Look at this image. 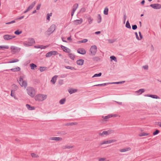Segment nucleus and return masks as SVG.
Wrapping results in <instances>:
<instances>
[{
	"mask_svg": "<svg viewBox=\"0 0 161 161\" xmlns=\"http://www.w3.org/2000/svg\"><path fill=\"white\" fill-rule=\"evenodd\" d=\"M105 160V158H99V161H104Z\"/></svg>",
	"mask_w": 161,
	"mask_h": 161,
	"instance_id": "obj_57",
	"label": "nucleus"
},
{
	"mask_svg": "<svg viewBox=\"0 0 161 161\" xmlns=\"http://www.w3.org/2000/svg\"><path fill=\"white\" fill-rule=\"evenodd\" d=\"M60 47L65 52L69 53L71 51V50L69 49L63 45H61Z\"/></svg>",
	"mask_w": 161,
	"mask_h": 161,
	"instance_id": "obj_12",
	"label": "nucleus"
},
{
	"mask_svg": "<svg viewBox=\"0 0 161 161\" xmlns=\"http://www.w3.org/2000/svg\"><path fill=\"white\" fill-rule=\"evenodd\" d=\"M64 67H65V68H66L67 69H71V70H73V69L76 70V69H75V68L74 67H73L70 66H64Z\"/></svg>",
	"mask_w": 161,
	"mask_h": 161,
	"instance_id": "obj_39",
	"label": "nucleus"
},
{
	"mask_svg": "<svg viewBox=\"0 0 161 161\" xmlns=\"http://www.w3.org/2000/svg\"><path fill=\"white\" fill-rule=\"evenodd\" d=\"M10 48L12 52L15 53L19 52L20 50V48L15 46H12Z\"/></svg>",
	"mask_w": 161,
	"mask_h": 161,
	"instance_id": "obj_10",
	"label": "nucleus"
},
{
	"mask_svg": "<svg viewBox=\"0 0 161 161\" xmlns=\"http://www.w3.org/2000/svg\"><path fill=\"white\" fill-rule=\"evenodd\" d=\"M131 150V148L130 147L123 148L119 150V151L121 152H125L127 151H130Z\"/></svg>",
	"mask_w": 161,
	"mask_h": 161,
	"instance_id": "obj_20",
	"label": "nucleus"
},
{
	"mask_svg": "<svg viewBox=\"0 0 161 161\" xmlns=\"http://www.w3.org/2000/svg\"><path fill=\"white\" fill-rule=\"evenodd\" d=\"M88 41V40L86 39H84L83 40L80 41L79 42L80 43H85Z\"/></svg>",
	"mask_w": 161,
	"mask_h": 161,
	"instance_id": "obj_50",
	"label": "nucleus"
},
{
	"mask_svg": "<svg viewBox=\"0 0 161 161\" xmlns=\"http://www.w3.org/2000/svg\"><path fill=\"white\" fill-rule=\"evenodd\" d=\"M92 60L94 61L98 62L100 61L101 58L98 57H95L93 58Z\"/></svg>",
	"mask_w": 161,
	"mask_h": 161,
	"instance_id": "obj_28",
	"label": "nucleus"
},
{
	"mask_svg": "<svg viewBox=\"0 0 161 161\" xmlns=\"http://www.w3.org/2000/svg\"><path fill=\"white\" fill-rule=\"evenodd\" d=\"M57 77L58 76L55 75L52 78L51 81L53 84H55L57 80Z\"/></svg>",
	"mask_w": 161,
	"mask_h": 161,
	"instance_id": "obj_17",
	"label": "nucleus"
},
{
	"mask_svg": "<svg viewBox=\"0 0 161 161\" xmlns=\"http://www.w3.org/2000/svg\"><path fill=\"white\" fill-rule=\"evenodd\" d=\"M111 118V114H109L108 115L104 116H102V120L103 121H107L108 119Z\"/></svg>",
	"mask_w": 161,
	"mask_h": 161,
	"instance_id": "obj_15",
	"label": "nucleus"
},
{
	"mask_svg": "<svg viewBox=\"0 0 161 161\" xmlns=\"http://www.w3.org/2000/svg\"><path fill=\"white\" fill-rule=\"evenodd\" d=\"M65 101V98H63L61 99L59 101V103L61 104H63L64 103Z\"/></svg>",
	"mask_w": 161,
	"mask_h": 161,
	"instance_id": "obj_46",
	"label": "nucleus"
},
{
	"mask_svg": "<svg viewBox=\"0 0 161 161\" xmlns=\"http://www.w3.org/2000/svg\"><path fill=\"white\" fill-rule=\"evenodd\" d=\"M47 69V68L46 67H40V71L41 72L44 71Z\"/></svg>",
	"mask_w": 161,
	"mask_h": 161,
	"instance_id": "obj_29",
	"label": "nucleus"
},
{
	"mask_svg": "<svg viewBox=\"0 0 161 161\" xmlns=\"http://www.w3.org/2000/svg\"><path fill=\"white\" fill-rule=\"evenodd\" d=\"M22 32V31H19V30H17L14 33L16 35H19V34H21Z\"/></svg>",
	"mask_w": 161,
	"mask_h": 161,
	"instance_id": "obj_40",
	"label": "nucleus"
},
{
	"mask_svg": "<svg viewBox=\"0 0 161 161\" xmlns=\"http://www.w3.org/2000/svg\"><path fill=\"white\" fill-rule=\"evenodd\" d=\"M58 54V53L56 51H52L47 53L46 55V57L47 58L50 57L52 55H55Z\"/></svg>",
	"mask_w": 161,
	"mask_h": 161,
	"instance_id": "obj_7",
	"label": "nucleus"
},
{
	"mask_svg": "<svg viewBox=\"0 0 161 161\" xmlns=\"http://www.w3.org/2000/svg\"><path fill=\"white\" fill-rule=\"evenodd\" d=\"M125 82V81H122L120 82H111V84H122L123 83H124Z\"/></svg>",
	"mask_w": 161,
	"mask_h": 161,
	"instance_id": "obj_41",
	"label": "nucleus"
},
{
	"mask_svg": "<svg viewBox=\"0 0 161 161\" xmlns=\"http://www.w3.org/2000/svg\"><path fill=\"white\" fill-rule=\"evenodd\" d=\"M84 60L82 59H80L76 61L77 64L79 65H82L83 64Z\"/></svg>",
	"mask_w": 161,
	"mask_h": 161,
	"instance_id": "obj_18",
	"label": "nucleus"
},
{
	"mask_svg": "<svg viewBox=\"0 0 161 161\" xmlns=\"http://www.w3.org/2000/svg\"><path fill=\"white\" fill-rule=\"evenodd\" d=\"M82 22L83 19H76L73 21L74 24L76 25L81 24Z\"/></svg>",
	"mask_w": 161,
	"mask_h": 161,
	"instance_id": "obj_13",
	"label": "nucleus"
},
{
	"mask_svg": "<svg viewBox=\"0 0 161 161\" xmlns=\"http://www.w3.org/2000/svg\"><path fill=\"white\" fill-rule=\"evenodd\" d=\"M31 155L32 157L33 158H37L39 157L38 155H36L33 153H31Z\"/></svg>",
	"mask_w": 161,
	"mask_h": 161,
	"instance_id": "obj_47",
	"label": "nucleus"
},
{
	"mask_svg": "<svg viewBox=\"0 0 161 161\" xmlns=\"http://www.w3.org/2000/svg\"><path fill=\"white\" fill-rule=\"evenodd\" d=\"M35 43V40L33 38H28L27 41H24L23 42V45L26 47L32 46Z\"/></svg>",
	"mask_w": 161,
	"mask_h": 161,
	"instance_id": "obj_1",
	"label": "nucleus"
},
{
	"mask_svg": "<svg viewBox=\"0 0 161 161\" xmlns=\"http://www.w3.org/2000/svg\"><path fill=\"white\" fill-rule=\"evenodd\" d=\"M50 140H54V141H59L62 140V138H60L59 137H53L50 138Z\"/></svg>",
	"mask_w": 161,
	"mask_h": 161,
	"instance_id": "obj_19",
	"label": "nucleus"
},
{
	"mask_svg": "<svg viewBox=\"0 0 161 161\" xmlns=\"http://www.w3.org/2000/svg\"><path fill=\"white\" fill-rule=\"evenodd\" d=\"M113 60L115 62H117V61L116 58L114 56H111V61Z\"/></svg>",
	"mask_w": 161,
	"mask_h": 161,
	"instance_id": "obj_44",
	"label": "nucleus"
},
{
	"mask_svg": "<svg viewBox=\"0 0 161 161\" xmlns=\"http://www.w3.org/2000/svg\"><path fill=\"white\" fill-rule=\"evenodd\" d=\"M78 7V4L77 3L75 4L73 7L72 10L73 11H75L77 9Z\"/></svg>",
	"mask_w": 161,
	"mask_h": 161,
	"instance_id": "obj_26",
	"label": "nucleus"
},
{
	"mask_svg": "<svg viewBox=\"0 0 161 161\" xmlns=\"http://www.w3.org/2000/svg\"><path fill=\"white\" fill-rule=\"evenodd\" d=\"M9 47L8 46H0V50H3L4 49H8Z\"/></svg>",
	"mask_w": 161,
	"mask_h": 161,
	"instance_id": "obj_30",
	"label": "nucleus"
},
{
	"mask_svg": "<svg viewBox=\"0 0 161 161\" xmlns=\"http://www.w3.org/2000/svg\"><path fill=\"white\" fill-rule=\"evenodd\" d=\"M52 13H50V14H47V19L48 20H50V16H52Z\"/></svg>",
	"mask_w": 161,
	"mask_h": 161,
	"instance_id": "obj_43",
	"label": "nucleus"
},
{
	"mask_svg": "<svg viewBox=\"0 0 161 161\" xmlns=\"http://www.w3.org/2000/svg\"><path fill=\"white\" fill-rule=\"evenodd\" d=\"M26 106L27 109L29 110H31L35 109V107H34L31 106L29 104H27Z\"/></svg>",
	"mask_w": 161,
	"mask_h": 161,
	"instance_id": "obj_24",
	"label": "nucleus"
},
{
	"mask_svg": "<svg viewBox=\"0 0 161 161\" xmlns=\"http://www.w3.org/2000/svg\"><path fill=\"white\" fill-rule=\"evenodd\" d=\"M75 12V11H73V10H72V11L71 13V15L72 17L73 16Z\"/></svg>",
	"mask_w": 161,
	"mask_h": 161,
	"instance_id": "obj_64",
	"label": "nucleus"
},
{
	"mask_svg": "<svg viewBox=\"0 0 161 161\" xmlns=\"http://www.w3.org/2000/svg\"><path fill=\"white\" fill-rule=\"evenodd\" d=\"M151 50L152 51H153L154 50V48L152 45L151 46Z\"/></svg>",
	"mask_w": 161,
	"mask_h": 161,
	"instance_id": "obj_62",
	"label": "nucleus"
},
{
	"mask_svg": "<svg viewBox=\"0 0 161 161\" xmlns=\"http://www.w3.org/2000/svg\"><path fill=\"white\" fill-rule=\"evenodd\" d=\"M56 28V26L55 25H52L50 27L48 28L47 31L45 32V34L47 36H49L55 31Z\"/></svg>",
	"mask_w": 161,
	"mask_h": 161,
	"instance_id": "obj_4",
	"label": "nucleus"
},
{
	"mask_svg": "<svg viewBox=\"0 0 161 161\" xmlns=\"http://www.w3.org/2000/svg\"><path fill=\"white\" fill-rule=\"evenodd\" d=\"M108 8L107 7L105 8L103 11V14L105 15H107L108 14Z\"/></svg>",
	"mask_w": 161,
	"mask_h": 161,
	"instance_id": "obj_36",
	"label": "nucleus"
},
{
	"mask_svg": "<svg viewBox=\"0 0 161 161\" xmlns=\"http://www.w3.org/2000/svg\"><path fill=\"white\" fill-rule=\"evenodd\" d=\"M111 143V140H108V141H104L100 143V145H102L104 144H108V143Z\"/></svg>",
	"mask_w": 161,
	"mask_h": 161,
	"instance_id": "obj_25",
	"label": "nucleus"
},
{
	"mask_svg": "<svg viewBox=\"0 0 161 161\" xmlns=\"http://www.w3.org/2000/svg\"><path fill=\"white\" fill-rule=\"evenodd\" d=\"M149 135V133H147L145 132H142L139 134V136H148Z\"/></svg>",
	"mask_w": 161,
	"mask_h": 161,
	"instance_id": "obj_32",
	"label": "nucleus"
},
{
	"mask_svg": "<svg viewBox=\"0 0 161 161\" xmlns=\"http://www.w3.org/2000/svg\"><path fill=\"white\" fill-rule=\"evenodd\" d=\"M119 117L118 114H111V118L112 117Z\"/></svg>",
	"mask_w": 161,
	"mask_h": 161,
	"instance_id": "obj_55",
	"label": "nucleus"
},
{
	"mask_svg": "<svg viewBox=\"0 0 161 161\" xmlns=\"http://www.w3.org/2000/svg\"><path fill=\"white\" fill-rule=\"evenodd\" d=\"M77 91V89L71 88L68 90V92L70 94L74 93L76 92Z\"/></svg>",
	"mask_w": 161,
	"mask_h": 161,
	"instance_id": "obj_21",
	"label": "nucleus"
},
{
	"mask_svg": "<svg viewBox=\"0 0 161 161\" xmlns=\"http://www.w3.org/2000/svg\"><path fill=\"white\" fill-rule=\"evenodd\" d=\"M19 61V59H15L14 60H12L11 61H9L8 62V63H15V62H18Z\"/></svg>",
	"mask_w": 161,
	"mask_h": 161,
	"instance_id": "obj_42",
	"label": "nucleus"
},
{
	"mask_svg": "<svg viewBox=\"0 0 161 161\" xmlns=\"http://www.w3.org/2000/svg\"><path fill=\"white\" fill-rule=\"evenodd\" d=\"M102 73H99L98 74H96L94 75L93 76V77H99L101 75Z\"/></svg>",
	"mask_w": 161,
	"mask_h": 161,
	"instance_id": "obj_48",
	"label": "nucleus"
},
{
	"mask_svg": "<svg viewBox=\"0 0 161 161\" xmlns=\"http://www.w3.org/2000/svg\"><path fill=\"white\" fill-rule=\"evenodd\" d=\"M159 132V131L158 130H155V131L153 133V135L154 136H155V135L158 134Z\"/></svg>",
	"mask_w": 161,
	"mask_h": 161,
	"instance_id": "obj_49",
	"label": "nucleus"
},
{
	"mask_svg": "<svg viewBox=\"0 0 161 161\" xmlns=\"http://www.w3.org/2000/svg\"><path fill=\"white\" fill-rule=\"evenodd\" d=\"M20 68L19 67H17L14 68H12L10 69V70L13 72H16L20 71Z\"/></svg>",
	"mask_w": 161,
	"mask_h": 161,
	"instance_id": "obj_23",
	"label": "nucleus"
},
{
	"mask_svg": "<svg viewBox=\"0 0 161 161\" xmlns=\"http://www.w3.org/2000/svg\"><path fill=\"white\" fill-rule=\"evenodd\" d=\"M30 65L31 69H34L37 67L36 65L33 63L30 64Z\"/></svg>",
	"mask_w": 161,
	"mask_h": 161,
	"instance_id": "obj_31",
	"label": "nucleus"
},
{
	"mask_svg": "<svg viewBox=\"0 0 161 161\" xmlns=\"http://www.w3.org/2000/svg\"><path fill=\"white\" fill-rule=\"evenodd\" d=\"M125 27L128 29H131V26L130 25V24L129 22V21L128 20H127L126 21V25H125Z\"/></svg>",
	"mask_w": 161,
	"mask_h": 161,
	"instance_id": "obj_33",
	"label": "nucleus"
},
{
	"mask_svg": "<svg viewBox=\"0 0 161 161\" xmlns=\"http://www.w3.org/2000/svg\"><path fill=\"white\" fill-rule=\"evenodd\" d=\"M132 29L134 30H136L137 28V26L136 25H132Z\"/></svg>",
	"mask_w": 161,
	"mask_h": 161,
	"instance_id": "obj_51",
	"label": "nucleus"
},
{
	"mask_svg": "<svg viewBox=\"0 0 161 161\" xmlns=\"http://www.w3.org/2000/svg\"><path fill=\"white\" fill-rule=\"evenodd\" d=\"M135 34L136 35V38L138 40H141V39H140V38H139V37H138V34H137V32H135Z\"/></svg>",
	"mask_w": 161,
	"mask_h": 161,
	"instance_id": "obj_54",
	"label": "nucleus"
},
{
	"mask_svg": "<svg viewBox=\"0 0 161 161\" xmlns=\"http://www.w3.org/2000/svg\"><path fill=\"white\" fill-rule=\"evenodd\" d=\"M108 84V83H105L102 84H97L96 85H94L93 86H104L106 85H107Z\"/></svg>",
	"mask_w": 161,
	"mask_h": 161,
	"instance_id": "obj_34",
	"label": "nucleus"
},
{
	"mask_svg": "<svg viewBox=\"0 0 161 161\" xmlns=\"http://www.w3.org/2000/svg\"><path fill=\"white\" fill-rule=\"evenodd\" d=\"M145 1L144 0H142L141 2V4L142 5H143L144 3H145Z\"/></svg>",
	"mask_w": 161,
	"mask_h": 161,
	"instance_id": "obj_63",
	"label": "nucleus"
},
{
	"mask_svg": "<svg viewBox=\"0 0 161 161\" xmlns=\"http://www.w3.org/2000/svg\"><path fill=\"white\" fill-rule=\"evenodd\" d=\"M47 98V95L39 94L35 97V99L36 101L42 102L46 99Z\"/></svg>",
	"mask_w": 161,
	"mask_h": 161,
	"instance_id": "obj_2",
	"label": "nucleus"
},
{
	"mask_svg": "<svg viewBox=\"0 0 161 161\" xmlns=\"http://www.w3.org/2000/svg\"><path fill=\"white\" fill-rule=\"evenodd\" d=\"M34 47L35 48H41V47L40 46H34Z\"/></svg>",
	"mask_w": 161,
	"mask_h": 161,
	"instance_id": "obj_60",
	"label": "nucleus"
},
{
	"mask_svg": "<svg viewBox=\"0 0 161 161\" xmlns=\"http://www.w3.org/2000/svg\"><path fill=\"white\" fill-rule=\"evenodd\" d=\"M150 6L155 9H158L161 8V5L158 3L151 4Z\"/></svg>",
	"mask_w": 161,
	"mask_h": 161,
	"instance_id": "obj_8",
	"label": "nucleus"
},
{
	"mask_svg": "<svg viewBox=\"0 0 161 161\" xmlns=\"http://www.w3.org/2000/svg\"><path fill=\"white\" fill-rule=\"evenodd\" d=\"M27 93L30 96L33 97L35 95L36 91L35 89L31 87H28L26 89Z\"/></svg>",
	"mask_w": 161,
	"mask_h": 161,
	"instance_id": "obj_3",
	"label": "nucleus"
},
{
	"mask_svg": "<svg viewBox=\"0 0 161 161\" xmlns=\"http://www.w3.org/2000/svg\"><path fill=\"white\" fill-rule=\"evenodd\" d=\"M87 19L89 24H91L92 23L93 19L91 17H88L87 18Z\"/></svg>",
	"mask_w": 161,
	"mask_h": 161,
	"instance_id": "obj_37",
	"label": "nucleus"
},
{
	"mask_svg": "<svg viewBox=\"0 0 161 161\" xmlns=\"http://www.w3.org/2000/svg\"><path fill=\"white\" fill-rule=\"evenodd\" d=\"M69 58L73 60H74L75 58V55L72 53H69Z\"/></svg>",
	"mask_w": 161,
	"mask_h": 161,
	"instance_id": "obj_27",
	"label": "nucleus"
},
{
	"mask_svg": "<svg viewBox=\"0 0 161 161\" xmlns=\"http://www.w3.org/2000/svg\"><path fill=\"white\" fill-rule=\"evenodd\" d=\"M41 6V4H38L36 7V10H39L40 9Z\"/></svg>",
	"mask_w": 161,
	"mask_h": 161,
	"instance_id": "obj_56",
	"label": "nucleus"
},
{
	"mask_svg": "<svg viewBox=\"0 0 161 161\" xmlns=\"http://www.w3.org/2000/svg\"><path fill=\"white\" fill-rule=\"evenodd\" d=\"M22 76H20L19 78V82L22 87L24 86L25 88L27 86V82L26 80H23Z\"/></svg>",
	"mask_w": 161,
	"mask_h": 161,
	"instance_id": "obj_5",
	"label": "nucleus"
},
{
	"mask_svg": "<svg viewBox=\"0 0 161 161\" xmlns=\"http://www.w3.org/2000/svg\"><path fill=\"white\" fill-rule=\"evenodd\" d=\"M145 90L144 89H141L136 92L138 95L142 94V93L144 92Z\"/></svg>",
	"mask_w": 161,
	"mask_h": 161,
	"instance_id": "obj_22",
	"label": "nucleus"
},
{
	"mask_svg": "<svg viewBox=\"0 0 161 161\" xmlns=\"http://www.w3.org/2000/svg\"><path fill=\"white\" fill-rule=\"evenodd\" d=\"M143 68H144L145 69H147L148 68V66L147 65H145L143 66Z\"/></svg>",
	"mask_w": 161,
	"mask_h": 161,
	"instance_id": "obj_61",
	"label": "nucleus"
},
{
	"mask_svg": "<svg viewBox=\"0 0 161 161\" xmlns=\"http://www.w3.org/2000/svg\"><path fill=\"white\" fill-rule=\"evenodd\" d=\"M72 147V146H65L63 148L64 149H70V148H71Z\"/></svg>",
	"mask_w": 161,
	"mask_h": 161,
	"instance_id": "obj_52",
	"label": "nucleus"
},
{
	"mask_svg": "<svg viewBox=\"0 0 161 161\" xmlns=\"http://www.w3.org/2000/svg\"><path fill=\"white\" fill-rule=\"evenodd\" d=\"M101 21V17L100 14H98L97 16V23H99Z\"/></svg>",
	"mask_w": 161,
	"mask_h": 161,
	"instance_id": "obj_38",
	"label": "nucleus"
},
{
	"mask_svg": "<svg viewBox=\"0 0 161 161\" xmlns=\"http://www.w3.org/2000/svg\"><path fill=\"white\" fill-rule=\"evenodd\" d=\"M36 4V2L34 1L27 8V9L29 11L34 6L35 4Z\"/></svg>",
	"mask_w": 161,
	"mask_h": 161,
	"instance_id": "obj_16",
	"label": "nucleus"
},
{
	"mask_svg": "<svg viewBox=\"0 0 161 161\" xmlns=\"http://www.w3.org/2000/svg\"><path fill=\"white\" fill-rule=\"evenodd\" d=\"M148 97L155 99H158L159 98L158 96L155 95H150L149 96H148Z\"/></svg>",
	"mask_w": 161,
	"mask_h": 161,
	"instance_id": "obj_35",
	"label": "nucleus"
},
{
	"mask_svg": "<svg viewBox=\"0 0 161 161\" xmlns=\"http://www.w3.org/2000/svg\"><path fill=\"white\" fill-rule=\"evenodd\" d=\"M58 83H59V84H60V85H62L63 84V80H60L59 81Z\"/></svg>",
	"mask_w": 161,
	"mask_h": 161,
	"instance_id": "obj_59",
	"label": "nucleus"
},
{
	"mask_svg": "<svg viewBox=\"0 0 161 161\" xmlns=\"http://www.w3.org/2000/svg\"><path fill=\"white\" fill-rule=\"evenodd\" d=\"M90 51L92 55H94L97 51V47L96 45L92 46L90 49Z\"/></svg>",
	"mask_w": 161,
	"mask_h": 161,
	"instance_id": "obj_6",
	"label": "nucleus"
},
{
	"mask_svg": "<svg viewBox=\"0 0 161 161\" xmlns=\"http://www.w3.org/2000/svg\"><path fill=\"white\" fill-rule=\"evenodd\" d=\"M139 36H140V39H141H141H142V34H141V32L139 31Z\"/></svg>",
	"mask_w": 161,
	"mask_h": 161,
	"instance_id": "obj_58",
	"label": "nucleus"
},
{
	"mask_svg": "<svg viewBox=\"0 0 161 161\" xmlns=\"http://www.w3.org/2000/svg\"><path fill=\"white\" fill-rule=\"evenodd\" d=\"M12 87L14 89V91L16 90L18 88L17 85L15 84H13L12 85Z\"/></svg>",
	"mask_w": 161,
	"mask_h": 161,
	"instance_id": "obj_45",
	"label": "nucleus"
},
{
	"mask_svg": "<svg viewBox=\"0 0 161 161\" xmlns=\"http://www.w3.org/2000/svg\"><path fill=\"white\" fill-rule=\"evenodd\" d=\"M126 18V14H124V16H123V19H124L123 23L124 24H125V23Z\"/></svg>",
	"mask_w": 161,
	"mask_h": 161,
	"instance_id": "obj_53",
	"label": "nucleus"
},
{
	"mask_svg": "<svg viewBox=\"0 0 161 161\" xmlns=\"http://www.w3.org/2000/svg\"><path fill=\"white\" fill-rule=\"evenodd\" d=\"M77 53L82 55H84L86 53V51L83 48H79L77 50Z\"/></svg>",
	"mask_w": 161,
	"mask_h": 161,
	"instance_id": "obj_14",
	"label": "nucleus"
},
{
	"mask_svg": "<svg viewBox=\"0 0 161 161\" xmlns=\"http://www.w3.org/2000/svg\"><path fill=\"white\" fill-rule=\"evenodd\" d=\"M109 133V131H103L102 133H99V135L102 136H104L108 135Z\"/></svg>",
	"mask_w": 161,
	"mask_h": 161,
	"instance_id": "obj_11",
	"label": "nucleus"
},
{
	"mask_svg": "<svg viewBox=\"0 0 161 161\" xmlns=\"http://www.w3.org/2000/svg\"><path fill=\"white\" fill-rule=\"evenodd\" d=\"M3 38L5 40H9L15 37V36H11L9 35H5L3 36Z\"/></svg>",
	"mask_w": 161,
	"mask_h": 161,
	"instance_id": "obj_9",
	"label": "nucleus"
}]
</instances>
